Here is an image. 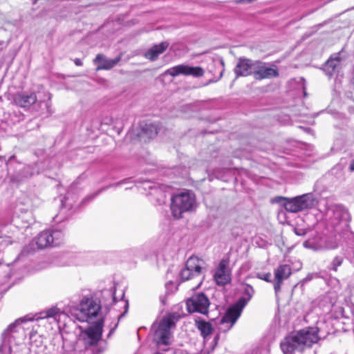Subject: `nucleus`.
<instances>
[{"mask_svg":"<svg viewBox=\"0 0 354 354\" xmlns=\"http://www.w3.org/2000/svg\"><path fill=\"white\" fill-rule=\"evenodd\" d=\"M25 319L24 318L15 321V323L11 324L8 328L2 334L4 342H8L11 344L15 339V334L19 332V325L20 322H23Z\"/></svg>","mask_w":354,"mask_h":354,"instance_id":"nucleus-17","label":"nucleus"},{"mask_svg":"<svg viewBox=\"0 0 354 354\" xmlns=\"http://www.w3.org/2000/svg\"><path fill=\"white\" fill-rule=\"evenodd\" d=\"M122 184V182H119V183H115V184H112L109 187H104L103 188H102L101 189L98 190L97 192L93 193V194H91L88 196H87L86 197H85L83 200V203H86V202H89L91 201H92L93 198H95L100 193H101L102 191L104 190H106L107 188L110 187H118L120 185Z\"/></svg>","mask_w":354,"mask_h":354,"instance_id":"nucleus-29","label":"nucleus"},{"mask_svg":"<svg viewBox=\"0 0 354 354\" xmlns=\"http://www.w3.org/2000/svg\"><path fill=\"white\" fill-rule=\"evenodd\" d=\"M299 196L295 197L291 199H286L284 203V208L290 212H301V206Z\"/></svg>","mask_w":354,"mask_h":354,"instance_id":"nucleus-23","label":"nucleus"},{"mask_svg":"<svg viewBox=\"0 0 354 354\" xmlns=\"http://www.w3.org/2000/svg\"><path fill=\"white\" fill-rule=\"evenodd\" d=\"M101 309L100 303L93 297H84L72 315L80 322H90L95 318Z\"/></svg>","mask_w":354,"mask_h":354,"instance_id":"nucleus-5","label":"nucleus"},{"mask_svg":"<svg viewBox=\"0 0 354 354\" xmlns=\"http://www.w3.org/2000/svg\"><path fill=\"white\" fill-rule=\"evenodd\" d=\"M279 75L277 66L271 63L257 60L253 76L257 80L272 79Z\"/></svg>","mask_w":354,"mask_h":354,"instance_id":"nucleus-11","label":"nucleus"},{"mask_svg":"<svg viewBox=\"0 0 354 354\" xmlns=\"http://www.w3.org/2000/svg\"><path fill=\"white\" fill-rule=\"evenodd\" d=\"M343 259L341 257H335L331 262L330 269L337 271V268L342 265Z\"/></svg>","mask_w":354,"mask_h":354,"instance_id":"nucleus-30","label":"nucleus"},{"mask_svg":"<svg viewBox=\"0 0 354 354\" xmlns=\"http://www.w3.org/2000/svg\"><path fill=\"white\" fill-rule=\"evenodd\" d=\"M102 298L104 302V305L108 306L111 305L115 301V292L113 288L104 290L102 291Z\"/></svg>","mask_w":354,"mask_h":354,"instance_id":"nucleus-25","label":"nucleus"},{"mask_svg":"<svg viewBox=\"0 0 354 354\" xmlns=\"http://www.w3.org/2000/svg\"><path fill=\"white\" fill-rule=\"evenodd\" d=\"M158 127L154 124H145L141 128V132L140 133V137L145 142L147 140L153 138L158 134Z\"/></svg>","mask_w":354,"mask_h":354,"instance_id":"nucleus-19","label":"nucleus"},{"mask_svg":"<svg viewBox=\"0 0 354 354\" xmlns=\"http://www.w3.org/2000/svg\"><path fill=\"white\" fill-rule=\"evenodd\" d=\"M103 319H100L92 326L84 330H81L77 338V343L82 344L85 347L86 353H95V348L97 344L102 339L103 331Z\"/></svg>","mask_w":354,"mask_h":354,"instance_id":"nucleus-4","label":"nucleus"},{"mask_svg":"<svg viewBox=\"0 0 354 354\" xmlns=\"http://www.w3.org/2000/svg\"><path fill=\"white\" fill-rule=\"evenodd\" d=\"M163 351H168L169 350V348H162Z\"/></svg>","mask_w":354,"mask_h":354,"instance_id":"nucleus-43","label":"nucleus"},{"mask_svg":"<svg viewBox=\"0 0 354 354\" xmlns=\"http://www.w3.org/2000/svg\"><path fill=\"white\" fill-rule=\"evenodd\" d=\"M50 100V95H48V100ZM12 102L17 106L25 110H34L38 111L44 105L48 111L50 104L48 101L39 100L35 92L17 93L12 96Z\"/></svg>","mask_w":354,"mask_h":354,"instance_id":"nucleus-6","label":"nucleus"},{"mask_svg":"<svg viewBox=\"0 0 354 354\" xmlns=\"http://www.w3.org/2000/svg\"><path fill=\"white\" fill-rule=\"evenodd\" d=\"M62 316H65V314L63 313L59 308L53 307L41 312L40 313V316L36 318V319L44 318H53L55 321L59 322Z\"/></svg>","mask_w":354,"mask_h":354,"instance_id":"nucleus-21","label":"nucleus"},{"mask_svg":"<svg viewBox=\"0 0 354 354\" xmlns=\"http://www.w3.org/2000/svg\"><path fill=\"white\" fill-rule=\"evenodd\" d=\"M254 293V290L252 286L249 284L243 285V295L239 298L234 305L228 308L225 315L222 317L221 324H230V325L228 329L231 328L241 316L243 308L252 299Z\"/></svg>","mask_w":354,"mask_h":354,"instance_id":"nucleus-3","label":"nucleus"},{"mask_svg":"<svg viewBox=\"0 0 354 354\" xmlns=\"http://www.w3.org/2000/svg\"><path fill=\"white\" fill-rule=\"evenodd\" d=\"M295 233L297 235H300V236L305 234V232L302 230H295Z\"/></svg>","mask_w":354,"mask_h":354,"instance_id":"nucleus-35","label":"nucleus"},{"mask_svg":"<svg viewBox=\"0 0 354 354\" xmlns=\"http://www.w3.org/2000/svg\"><path fill=\"white\" fill-rule=\"evenodd\" d=\"M337 245H334L333 247H331V248H336Z\"/></svg>","mask_w":354,"mask_h":354,"instance_id":"nucleus-45","label":"nucleus"},{"mask_svg":"<svg viewBox=\"0 0 354 354\" xmlns=\"http://www.w3.org/2000/svg\"><path fill=\"white\" fill-rule=\"evenodd\" d=\"M257 60L249 58L240 57L234 68L236 77L253 75Z\"/></svg>","mask_w":354,"mask_h":354,"instance_id":"nucleus-14","label":"nucleus"},{"mask_svg":"<svg viewBox=\"0 0 354 354\" xmlns=\"http://www.w3.org/2000/svg\"><path fill=\"white\" fill-rule=\"evenodd\" d=\"M204 265L205 262L203 259L195 256L190 257L187 259L185 268L180 272V279L185 281L196 279L198 284L196 288H198L203 279Z\"/></svg>","mask_w":354,"mask_h":354,"instance_id":"nucleus-7","label":"nucleus"},{"mask_svg":"<svg viewBox=\"0 0 354 354\" xmlns=\"http://www.w3.org/2000/svg\"><path fill=\"white\" fill-rule=\"evenodd\" d=\"M189 313H199L206 315L210 304L207 297L203 293H198L188 299L186 302Z\"/></svg>","mask_w":354,"mask_h":354,"instance_id":"nucleus-10","label":"nucleus"},{"mask_svg":"<svg viewBox=\"0 0 354 354\" xmlns=\"http://www.w3.org/2000/svg\"><path fill=\"white\" fill-rule=\"evenodd\" d=\"M290 274L291 268L290 266L286 264L281 265L275 270L274 289L276 294L280 291L283 281L288 278Z\"/></svg>","mask_w":354,"mask_h":354,"instance_id":"nucleus-15","label":"nucleus"},{"mask_svg":"<svg viewBox=\"0 0 354 354\" xmlns=\"http://www.w3.org/2000/svg\"><path fill=\"white\" fill-rule=\"evenodd\" d=\"M113 332V329H111L109 333V335Z\"/></svg>","mask_w":354,"mask_h":354,"instance_id":"nucleus-42","label":"nucleus"},{"mask_svg":"<svg viewBox=\"0 0 354 354\" xmlns=\"http://www.w3.org/2000/svg\"><path fill=\"white\" fill-rule=\"evenodd\" d=\"M299 198L301 211L313 208L318 203L317 198L312 193H308L301 196H299Z\"/></svg>","mask_w":354,"mask_h":354,"instance_id":"nucleus-18","label":"nucleus"},{"mask_svg":"<svg viewBox=\"0 0 354 354\" xmlns=\"http://www.w3.org/2000/svg\"><path fill=\"white\" fill-rule=\"evenodd\" d=\"M228 259H223L218 263L214 274V279L217 286H224L231 281V270Z\"/></svg>","mask_w":354,"mask_h":354,"instance_id":"nucleus-13","label":"nucleus"},{"mask_svg":"<svg viewBox=\"0 0 354 354\" xmlns=\"http://www.w3.org/2000/svg\"><path fill=\"white\" fill-rule=\"evenodd\" d=\"M339 62L340 58L338 56L335 58H330L326 63V71H327L328 73L331 74L336 69Z\"/></svg>","mask_w":354,"mask_h":354,"instance_id":"nucleus-27","label":"nucleus"},{"mask_svg":"<svg viewBox=\"0 0 354 354\" xmlns=\"http://www.w3.org/2000/svg\"><path fill=\"white\" fill-rule=\"evenodd\" d=\"M121 57L118 56L115 59H109L102 54H98L93 62L97 65V71L110 70L113 68L120 61Z\"/></svg>","mask_w":354,"mask_h":354,"instance_id":"nucleus-16","label":"nucleus"},{"mask_svg":"<svg viewBox=\"0 0 354 354\" xmlns=\"http://www.w3.org/2000/svg\"><path fill=\"white\" fill-rule=\"evenodd\" d=\"M63 233L59 230H44L35 238L38 248L44 249L50 246H57L61 243Z\"/></svg>","mask_w":354,"mask_h":354,"instance_id":"nucleus-9","label":"nucleus"},{"mask_svg":"<svg viewBox=\"0 0 354 354\" xmlns=\"http://www.w3.org/2000/svg\"><path fill=\"white\" fill-rule=\"evenodd\" d=\"M342 167H343V166L342 165V163H340V164L337 165L335 166V167L333 169H339H339H342Z\"/></svg>","mask_w":354,"mask_h":354,"instance_id":"nucleus-37","label":"nucleus"},{"mask_svg":"<svg viewBox=\"0 0 354 354\" xmlns=\"http://www.w3.org/2000/svg\"><path fill=\"white\" fill-rule=\"evenodd\" d=\"M316 277H319V274L317 273H309L306 277V278L304 279V280L306 281H310L312 280L313 278H316Z\"/></svg>","mask_w":354,"mask_h":354,"instance_id":"nucleus-32","label":"nucleus"},{"mask_svg":"<svg viewBox=\"0 0 354 354\" xmlns=\"http://www.w3.org/2000/svg\"><path fill=\"white\" fill-rule=\"evenodd\" d=\"M75 64L77 66H82V61L80 59H75Z\"/></svg>","mask_w":354,"mask_h":354,"instance_id":"nucleus-36","label":"nucleus"},{"mask_svg":"<svg viewBox=\"0 0 354 354\" xmlns=\"http://www.w3.org/2000/svg\"><path fill=\"white\" fill-rule=\"evenodd\" d=\"M168 43L161 42L159 44L154 45L145 53V57L150 60H155L160 54H162L167 48Z\"/></svg>","mask_w":354,"mask_h":354,"instance_id":"nucleus-20","label":"nucleus"},{"mask_svg":"<svg viewBox=\"0 0 354 354\" xmlns=\"http://www.w3.org/2000/svg\"><path fill=\"white\" fill-rule=\"evenodd\" d=\"M196 325L205 339L212 334L213 328L209 322H205L204 320H196Z\"/></svg>","mask_w":354,"mask_h":354,"instance_id":"nucleus-22","label":"nucleus"},{"mask_svg":"<svg viewBox=\"0 0 354 354\" xmlns=\"http://www.w3.org/2000/svg\"><path fill=\"white\" fill-rule=\"evenodd\" d=\"M32 176V173L30 172V167H24L23 171L18 174H13L10 176V181L13 183H19L24 178H27Z\"/></svg>","mask_w":354,"mask_h":354,"instance_id":"nucleus-24","label":"nucleus"},{"mask_svg":"<svg viewBox=\"0 0 354 354\" xmlns=\"http://www.w3.org/2000/svg\"><path fill=\"white\" fill-rule=\"evenodd\" d=\"M349 170L351 172L354 171V159L352 160V161L351 162V164L349 165Z\"/></svg>","mask_w":354,"mask_h":354,"instance_id":"nucleus-34","label":"nucleus"},{"mask_svg":"<svg viewBox=\"0 0 354 354\" xmlns=\"http://www.w3.org/2000/svg\"><path fill=\"white\" fill-rule=\"evenodd\" d=\"M39 0H32V3L33 4H35L37 3V2Z\"/></svg>","mask_w":354,"mask_h":354,"instance_id":"nucleus-39","label":"nucleus"},{"mask_svg":"<svg viewBox=\"0 0 354 354\" xmlns=\"http://www.w3.org/2000/svg\"><path fill=\"white\" fill-rule=\"evenodd\" d=\"M347 215L346 212H342L340 210H336L334 212V218L332 220V224L335 227V230L338 231L337 225L344 223L346 225V222L343 220H345V216Z\"/></svg>","mask_w":354,"mask_h":354,"instance_id":"nucleus-26","label":"nucleus"},{"mask_svg":"<svg viewBox=\"0 0 354 354\" xmlns=\"http://www.w3.org/2000/svg\"><path fill=\"white\" fill-rule=\"evenodd\" d=\"M257 277L260 279L264 280L267 282L271 281V274L270 272L268 273H258Z\"/></svg>","mask_w":354,"mask_h":354,"instance_id":"nucleus-31","label":"nucleus"},{"mask_svg":"<svg viewBox=\"0 0 354 354\" xmlns=\"http://www.w3.org/2000/svg\"><path fill=\"white\" fill-rule=\"evenodd\" d=\"M10 354H29V348L25 344L10 346Z\"/></svg>","mask_w":354,"mask_h":354,"instance_id":"nucleus-28","label":"nucleus"},{"mask_svg":"<svg viewBox=\"0 0 354 354\" xmlns=\"http://www.w3.org/2000/svg\"><path fill=\"white\" fill-rule=\"evenodd\" d=\"M174 327H175V322L171 315L164 317L157 326L156 324H153V340L159 347L171 345L172 342L171 329Z\"/></svg>","mask_w":354,"mask_h":354,"instance_id":"nucleus-8","label":"nucleus"},{"mask_svg":"<svg viewBox=\"0 0 354 354\" xmlns=\"http://www.w3.org/2000/svg\"><path fill=\"white\" fill-rule=\"evenodd\" d=\"M204 69L201 66H192L187 64H179L167 69L165 75L176 77L178 75L192 76L194 77H200L203 76Z\"/></svg>","mask_w":354,"mask_h":354,"instance_id":"nucleus-12","label":"nucleus"},{"mask_svg":"<svg viewBox=\"0 0 354 354\" xmlns=\"http://www.w3.org/2000/svg\"><path fill=\"white\" fill-rule=\"evenodd\" d=\"M223 71H224V69H223L222 72L221 73L220 77H222L223 73Z\"/></svg>","mask_w":354,"mask_h":354,"instance_id":"nucleus-40","label":"nucleus"},{"mask_svg":"<svg viewBox=\"0 0 354 354\" xmlns=\"http://www.w3.org/2000/svg\"><path fill=\"white\" fill-rule=\"evenodd\" d=\"M221 64L223 66L224 65V62L223 60L221 61Z\"/></svg>","mask_w":354,"mask_h":354,"instance_id":"nucleus-44","label":"nucleus"},{"mask_svg":"<svg viewBox=\"0 0 354 354\" xmlns=\"http://www.w3.org/2000/svg\"><path fill=\"white\" fill-rule=\"evenodd\" d=\"M319 337L317 328H308L286 336L280 344L283 354H293L301 352L305 347L317 343Z\"/></svg>","mask_w":354,"mask_h":354,"instance_id":"nucleus-1","label":"nucleus"},{"mask_svg":"<svg viewBox=\"0 0 354 354\" xmlns=\"http://www.w3.org/2000/svg\"><path fill=\"white\" fill-rule=\"evenodd\" d=\"M195 194L191 191H185L174 195L171 198V210L176 218H180L185 212H190L196 209Z\"/></svg>","mask_w":354,"mask_h":354,"instance_id":"nucleus-2","label":"nucleus"},{"mask_svg":"<svg viewBox=\"0 0 354 354\" xmlns=\"http://www.w3.org/2000/svg\"><path fill=\"white\" fill-rule=\"evenodd\" d=\"M14 158H15L14 156L10 157L9 159V161L10 162Z\"/></svg>","mask_w":354,"mask_h":354,"instance_id":"nucleus-41","label":"nucleus"},{"mask_svg":"<svg viewBox=\"0 0 354 354\" xmlns=\"http://www.w3.org/2000/svg\"><path fill=\"white\" fill-rule=\"evenodd\" d=\"M303 245L306 248H312L311 243L308 241H304Z\"/></svg>","mask_w":354,"mask_h":354,"instance_id":"nucleus-33","label":"nucleus"},{"mask_svg":"<svg viewBox=\"0 0 354 354\" xmlns=\"http://www.w3.org/2000/svg\"><path fill=\"white\" fill-rule=\"evenodd\" d=\"M124 306H125V312H127V308H128V303H127V301H124Z\"/></svg>","mask_w":354,"mask_h":354,"instance_id":"nucleus-38","label":"nucleus"}]
</instances>
